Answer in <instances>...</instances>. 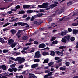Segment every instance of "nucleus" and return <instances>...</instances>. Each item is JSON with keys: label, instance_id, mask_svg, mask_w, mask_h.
<instances>
[{"label": "nucleus", "instance_id": "f257e3e1", "mask_svg": "<svg viewBox=\"0 0 78 78\" xmlns=\"http://www.w3.org/2000/svg\"><path fill=\"white\" fill-rule=\"evenodd\" d=\"M25 58H22L20 57H18L17 58V59H15L14 61H18L19 63L21 64V63H23L25 62Z\"/></svg>", "mask_w": 78, "mask_h": 78}, {"label": "nucleus", "instance_id": "f03ea898", "mask_svg": "<svg viewBox=\"0 0 78 78\" xmlns=\"http://www.w3.org/2000/svg\"><path fill=\"white\" fill-rule=\"evenodd\" d=\"M47 6L48 5H46V9H45L46 10H49V9H50V8H53L57 6L58 5L53 4L48 7Z\"/></svg>", "mask_w": 78, "mask_h": 78}, {"label": "nucleus", "instance_id": "7ed1b4c3", "mask_svg": "<svg viewBox=\"0 0 78 78\" xmlns=\"http://www.w3.org/2000/svg\"><path fill=\"white\" fill-rule=\"evenodd\" d=\"M47 6H48V4H44V5H40L38 6V8H47Z\"/></svg>", "mask_w": 78, "mask_h": 78}, {"label": "nucleus", "instance_id": "20e7f679", "mask_svg": "<svg viewBox=\"0 0 78 78\" xmlns=\"http://www.w3.org/2000/svg\"><path fill=\"white\" fill-rule=\"evenodd\" d=\"M46 46L45 44L42 43L40 44L39 46V47L40 48H45V47Z\"/></svg>", "mask_w": 78, "mask_h": 78}, {"label": "nucleus", "instance_id": "39448f33", "mask_svg": "<svg viewBox=\"0 0 78 78\" xmlns=\"http://www.w3.org/2000/svg\"><path fill=\"white\" fill-rule=\"evenodd\" d=\"M21 31H22L21 30L18 31L17 33L16 34V35L18 38H19L20 37V33H21Z\"/></svg>", "mask_w": 78, "mask_h": 78}, {"label": "nucleus", "instance_id": "423d86ee", "mask_svg": "<svg viewBox=\"0 0 78 78\" xmlns=\"http://www.w3.org/2000/svg\"><path fill=\"white\" fill-rule=\"evenodd\" d=\"M8 44H9V45H11V44H13L14 40L12 39H11L9 40H8Z\"/></svg>", "mask_w": 78, "mask_h": 78}, {"label": "nucleus", "instance_id": "0eeeda50", "mask_svg": "<svg viewBox=\"0 0 78 78\" xmlns=\"http://www.w3.org/2000/svg\"><path fill=\"white\" fill-rule=\"evenodd\" d=\"M38 66H39L38 64H34L31 65V68L33 69H35V68L38 67Z\"/></svg>", "mask_w": 78, "mask_h": 78}, {"label": "nucleus", "instance_id": "6e6552de", "mask_svg": "<svg viewBox=\"0 0 78 78\" xmlns=\"http://www.w3.org/2000/svg\"><path fill=\"white\" fill-rule=\"evenodd\" d=\"M66 31L62 32L61 33H58V34H61V36H64L66 34Z\"/></svg>", "mask_w": 78, "mask_h": 78}, {"label": "nucleus", "instance_id": "1a4fd4ad", "mask_svg": "<svg viewBox=\"0 0 78 78\" xmlns=\"http://www.w3.org/2000/svg\"><path fill=\"white\" fill-rule=\"evenodd\" d=\"M10 32L12 34H14L16 33V30L14 29H12L10 30Z\"/></svg>", "mask_w": 78, "mask_h": 78}, {"label": "nucleus", "instance_id": "9d476101", "mask_svg": "<svg viewBox=\"0 0 78 78\" xmlns=\"http://www.w3.org/2000/svg\"><path fill=\"white\" fill-rule=\"evenodd\" d=\"M24 66V65H21L20 66H19V67H18V70H21V69H23V66Z\"/></svg>", "mask_w": 78, "mask_h": 78}, {"label": "nucleus", "instance_id": "9b49d317", "mask_svg": "<svg viewBox=\"0 0 78 78\" xmlns=\"http://www.w3.org/2000/svg\"><path fill=\"white\" fill-rule=\"evenodd\" d=\"M23 8L25 9V8H30V5H23Z\"/></svg>", "mask_w": 78, "mask_h": 78}, {"label": "nucleus", "instance_id": "f8f14e48", "mask_svg": "<svg viewBox=\"0 0 78 78\" xmlns=\"http://www.w3.org/2000/svg\"><path fill=\"white\" fill-rule=\"evenodd\" d=\"M1 69L3 70H6V66L5 65H2Z\"/></svg>", "mask_w": 78, "mask_h": 78}, {"label": "nucleus", "instance_id": "ddd939ff", "mask_svg": "<svg viewBox=\"0 0 78 78\" xmlns=\"http://www.w3.org/2000/svg\"><path fill=\"white\" fill-rule=\"evenodd\" d=\"M57 53L58 55H60L61 56H63V52H62V51L60 52H59V51H57Z\"/></svg>", "mask_w": 78, "mask_h": 78}, {"label": "nucleus", "instance_id": "4468645a", "mask_svg": "<svg viewBox=\"0 0 78 78\" xmlns=\"http://www.w3.org/2000/svg\"><path fill=\"white\" fill-rule=\"evenodd\" d=\"M4 75L5 76H9V73L7 72L4 73Z\"/></svg>", "mask_w": 78, "mask_h": 78}, {"label": "nucleus", "instance_id": "2eb2a0df", "mask_svg": "<svg viewBox=\"0 0 78 78\" xmlns=\"http://www.w3.org/2000/svg\"><path fill=\"white\" fill-rule=\"evenodd\" d=\"M50 55L51 56H55V52L53 51H51L50 52Z\"/></svg>", "mask_w": 78, "mask_h": 78}, {"label": "nucleus", "instance_id": "dca6fc26", "mask_svg": "<svg viewBox=\"0 0 78 78\" xmlns=\"http://www.w3.org/2000/svg\"><path fill=\"white\" fill-rule=\"evenodd\" d=\"M0 42L1 43H5V41H4V39L2 38H0Z\"/></svg>", "mask_w": 78, "mask_h": 78}, {"label": "nucleus", "instance_id": "f3484780", "mask_svg": "<svg viewBox=\"0 0 78 78\" xmlns=\"http://www.w3.org/2000/svg\"><path fill=\"white\" fill-rule=\"evenodd\" d=\"M64 38L66 39H67V41H69V40H70V36H65Z\"/></svg>", "mask_w": 78, "mask_h": 78}, {"label": "nucleus", "instance_id": "a211bd4d", "mask_svg": "<svg viewBox=\"0 0 78 78\" xmlns=\"http://www.w3.org/2000/svg\"><path fill=\"white\" fill-rule=\"evenodd\" d=\"M78 33V30H74L73 31V34H77Z\"/></svg>", "mask_w": 78, "mask_h": 78}, {"label": "nucleus", "instance_id": "6ab92c4d", "mask_svg": "<svg viewBox=\"0 0 78 78\" xmlns=\"http://www.w3.org/2000/svg\"><path fill=\"white\" fill-rule=\"evenodd\" d=\"M48 62V59H45L43 62V64H46Z\"/></svg>", "mask_w": 78, "mask_h": 78}, {"label": "nucleus", "instance_id": "aec40b11", "mask_svg": "<svg viewBox=\"0 0 78 78\" xmlns=\"http://www.w3.org/2000/svg\"><path fill=\"white\" fill-rule=\"evenodd\" d=\"M67 69V68L65 67L64 68L63 67H60V70H66Z\"/></svg>", "mask_w": 78, "mask_h": 78}, {"label": "nucleus", "instance_id": "412c9836", "mask_svg": "<svg viewBox=\"0 0 78 78\" xmlns=\"http://www.w3.org/2000/svg\"><path fill=\"white\" fill-rule=\"evenodd\" d=\"M2 51L4 53H6L9 51V50L8 49H4Z\"/></svg>", "mask_w": 78, "mask_h": 78}, {"label": "nucleus", "instance_id": "4be33fe9", "mask_svg": "<svg viewBox=\"0 0 78 78\" xmlns=\"http://www.w3.org/2000/svg\"><path fill=\"white\" fill-rule=\"evenodd\" d=\"M43 55H49V53H48L47 52H46V51H45V52H43L42 53Z\"/></svg>", "mask_w": 78, "mask_h": 78}, {"label": "nucleus", "instance_id": "5701e85b", "mask_svg": "<svg viewBox=\"0 0 78 78\" xmlns=\"http://www.w3.org/2000/svg\"><path fill=\"white\" fill-rule=\"evenodd\" d=\"M36 17V15H34L33 16H32L31 19L30 20L31 21H33V20H34V19L35 17Z\"/></svg>", "mask_w": 78, "mask_h": 78}, {"label": "nucleus", "instance_id": "b1692460", "mask_svg": "<svg viewBox=\"0 0 78 78\" xmlns=\"http://www.w3.org/2000/svg\"><path fill=\"white\" fill-rule=\"evenodd\" d=\"M29 48H30V46L26 47L23 48V50H28V49H29Z\"/></svg>", "mask_w": 78, "mask_h": 78}, {"label": "nucleus", "instance_id": "393cba45", "mask_svg": "<svg viewBox=\"0 0 78 78\" xmlns=\"http://www.w3.org/2000/svg\"><path fill=\"white\" fill-rule=\"evenodd\" d=\"M25 12V11H21L19 12V14H23Z\"/></svg>", "mask_w": 78, "mask_h": 78}, {"label": "nucleus", "instance_id": "a878e982", "mask_svg": "<svg viewBox=\"0 0 78 78\" xmlns=\"http://www.w3.org/2000/svg\"><path fill=\"white\" fill-rule=\"evenodd\" d=\"M62 41L63 42H64L65 43H66L67 42V40L65 38H62Z\"/></svg>", "mask_w": 78, "mask_h": 78}, {"label": "nucleus", "instance_id": "bb28decb", "mask_svg": "<svg viewBox=\"0 0 78 78\" xmlns=\"http://www.w3.org/2000/svg\"><path fill=\"white\" fill-rule=\"evenodd\" d=\"M77 22L78 23H75L72 24V25L73 26H77V25H78V21H77Z\"/></svg>", "mask_w": 78, "mask_h": 78}, {"label": "nucleus", "instance_id": "cd10ccee", "mask_svg": "<svg viewBox=\"0 0 78 78\" xmlns=\"http://www.w3.org/2000/svg\"><path fill=\"white\" fill-rule=\"evenodd\" d=\"M25 25H27V23L21 22V25L22 27H23V26H25Z\"/></svg>", "mask_w": 78, "mask_h": 78}, {"label": "nucleus", "instance_id": "c85d7f7f", "mask_svg": "<svg viewBox=\"0 0 78 78\" xmlns=\"http://www.w3.org/2000/svg\"><path fill=\"white\" fill-rule=\"evenodd\" d=\"M16 78H23V77L22 75H20V76H16Z\"/></svg>", "mask_w": 78, "mask_h": 78}, {"label": "nucleus", "instance_id": "c756f323", "mask_svg": "<svg viewBox=\"0 0 78 78\" xmlns=\"http://www.w3.org/2000/svg\"><path fill=\"white\" fill-rule=\"evenodd\" d=\"M9 6L7 7H6V8H5V7L0 8V10H2V11H3V10H4V9H6V8H9Z\"/></svg>", "mask_w": 78, "mask_h": 78}, {"label": "nucleus", "instance_id": "7c9ffc66", "mask_svg": "<svg viewBox=\"0 0 78 78\" xmlns=\"http://www.w3.org/2000/svg\"><path fill=\"white\" fill-rule=\"evenodd\" d=\"M41 57V54H38L37 55H35L34 56V58H40Z\"/></svg>", "mask_w": 78, "mask_h": 78}, {"label": "nucleus", "instance_id": "2f4dec72", "mask_svg": "<svg viewBox=\"0 0 78 78\" xmlns=\"http://www.w3.org/2000/svg\"><path fill=\"white\" fill-rule=\"evenodd\" d=\"M34 62H39L40 61V60L39 58H37L36 59H35L34 60Z\"/></svg>", "mask_w": 78, "mask_h": 78}, {"label": "nucleus", "instance_id": "473e14b6", "mask_svg": "<svg viewBox=\"0 0 78 78\" xmlns=\"http://www.w3.org/2000/svg\"><path fill=\"white\" fill-rule=\"evenodd\" d=\"M33 24H35V25H39V23L37 21H34L33 22Z\"/></svg>", "mask_w": 78, "mask_h": 78}, {"label": "nucleus", "instance_id": "72a5a7b5", "mask_svg": "<svg viewBox=\"0 0 78 78\" xmlns=\"http://www.w3.org/2000/svg\"><path fill=\"white\" fill-rule=\"evenodd\" d=\"M50 71H51V70L50 69H48L45 71V73H49V72H50Z\"/></svg>", "mask_w": 78, "mask_h": 78}, {"label": "nucleus", "instance_id": "f704fd0d", "mask_svg": "<svg viewBox=\"0 0 78 78\" xmlns=\"http://www.w3.org/2000/svg\"><path fill=\"white\" fill-rule=\"evenodd\" d=\"M15 66H16V64H14L10 65V67H12V69L13 67H15Z\"/></svg>", "mask_w": 78, "mask_h": 78}, {"label": "nucleus", "instance_id": "c9c22d12", "mask_svg": "<svg viewBox=\"0 0 78 78\" xmlns=\"http://www.w3.org/2000/svg\"><path fill=\"white\" fill-rule=\"evenodd\" d=\"M16 43H14L11 45V47H12V48H13V47H14L15 46H16Z\"/></svg>", "mask_w": 78, "mask_h": 78}, {"label": "nucleus", "instance_id": "e433bc0d", "mask_svg": "<svg viewBox=\"0 0 78 78\" xmlns=\"http://www.w3.org/2000/svg\"><path fill=\"white\" fill-rule=\"evenodd\" d=\"M52 44L56 45V44H58V41H54L52 42Z\"/></svg>", "mask_w": 78, "mask_h": 78}, {"label": "nucleus", "instance_id": "4c0bfd02", "mask_svg": "<svg viewBox=\"0 0 78 78\" xmlns=\"http://www.w3.org/2000/svg\"><path fill=\"white\" fill-rule=\"evenodd\" d=\"M66 47L64 46H60L59 47V48L60 50L63 49V48H65Z\"/></svg>", "mask_w": 78, "mask_h": 78}, {"label": "nucleus", "instance_id": "58836bf2", "mask_svg": "<svg viewBox=\"0 0 78 78\" xmlns=\"http://www.w3.org/2000/svg\"><path fill=\"white\" fill-rule=\"evenodd\" d=\"M26 12L27 13H32V12H33V11L31 10H29L27 11Z\"/></svg>", "mask_w": 78, "mask_h": 78}, {"label": "nucleus", "instance_id": "ea45409f", "mask_svg": "<svg viewBox=\"0 0 78 78\" xmlns=\"http://www.w3.org/2000/svg\"><path fill=\"white\" fill-rule=\"evenodd\" d=\"M30 6L31 8H35V6H36V5H33Z\"/></svg>", "mask_w": 78, "mask_h": 78}, {"label": "nucleus", "instance_id": "a19ab883", "mask_svg": "<svg viewBox=\"0 0 78 78\" xmlns=\"http://www.w3.org/2000/svg\"><path fill=\"white\" fill-rule=\"evenodd\" d=\"M28 37L27 36H24L23 37V40H26V39H27Z\"/></svg>", "mask_w": 78, "mask_h": 78}, {"label": "nucleus", "instance_id": "79ce46f5", "mask_svg": "<svg viewBox=\"0 0 78 78\" xmlns=\"http://www.w3.org/2000/svg\"><path fill=\"white\" fill-rule=\"evenodd\" d=\"M58 19H59V22H61V21H62V20H64V17H63L62 18H61V19H58L57 20H58Z\"/></svg>", "mask_w": 78, "mask_h": 78}, {"label": "nucleus", "instance_id": "37998d69", "mask_svg": "<svg viewBox=\"0 0 78 78\" xmlns=\"http://www.w3.org/2000/svg\"><path fill=\"white\" fill-rule=\"evenodd\" d=\"M8 71H9V72H13V68L12 69L9 68L8 69Z\"/></svg>", "mask_w": 78, "mask_h": 78}, {"label": "nucleus", "instance_id": "c03bdc74", "mask_svg": "<svg viewBox=\"0 0 78 78\" xmlns=\"http://www.w3.org/2000/svg\"><path fill=\"white\" fill-rule=\"evenodd\" d=\"M65 65L66 66H69L70 65V63L69 62H66Z\"/></svg>", "mask_w": 78, "mask_h": 78}, {"label": "nucleus", "instance_id": "a18cd8bd", "mask_svg": "<svg viewBox=\"0 0 78 78\" xmlns=\"http://www.w3.org/2000/svg\"><path fill=\"white\" fill-rule=\"evenodd\" d=\"M10 24V23H7L6 24H5L3 26V27H6V26H7V25H9Z\"/></svg>", "mask_w": 78, "mask_h": 78}, {"label": "nucleus", "instance_id": "49530a36", "mask_svg": "<svg viewBox=\"0 0 78 78\" xmlns=\"http://www.w3.org/2000/svg\"><path fill=\"white\" fill-rule=\"evenodd\" d=\"M32 44L33 43H27L26 44V46H27V45H32Z\"/></svg>", "mask_w": 78, "mask_h": 78}, {"label": "nucleus", "instance_id": "de8ad7c7", "mask_svg": "<svg viewBox=\"0 0 78 78\" xmlns=\"http://www.w3.org/2000/svg\"><path fill=\"white\" fill-rule=\"evenodd\" d=\"M13 70L14 72H17V69L16 68H13Z\"/></svg>", "mask_w": 78, "mask_h": 78}, {"label": "nucleus", "instance_id": "09e8293b", "mask_svg": "<svg viewBox=\"0 0 78 78\" xmlns=\"http://www.w3.org/2000/svg\"><path fill=\"white\" fill-rule=\"evenodd\" d=\"M55 39H56V37H53L52 38V39H51V41H54V40H55Z\"/></svg>", "mask_w": 78, "mask_h": 78}, {"label": "nucleus", "instance_id": "8fccbe9b", "mask_svg": "<svg viewBox=\"0 0 78 78\" xmlns=\"http://www.w3.org/2000/svg\"><path fill=\"white\" fill-rule=\"evenodd\" d=\"M52 73H53V72H51L49 73H48V75L49 76H51V75H52Z\"/></svg>", "mask_w": 78, "mask_h": 78}, {"label": "nucleus", "instance_id": "3c124183", "mask_svg": "<svg viewBox=\"0 0 78 78\" xmlns=\"http://www.w3.org/2000/svg\"><path fill=\"white\" fill-rule=\"evenodd\" d=\"M70 40L71 41H73L75 40V37H72L71 38Z\"/></svg>", "mask_w": 78, "mask_h": 78}, {"label": "nucleus", "instance_id": "603ef678", "mask_svg": "<svg viewBox=\"0 0 78 78\" xmlns=\"http://www.w3.org/2000/svg\"><path fill=\"white\" fill-rule=\"evenodd\" d=\"M29 75L30 76L28 78H32V76H33V75L32 74H29Z\"/></svg>", "mask_w": 78, "mask_h": 78}, {"label": "nucleus", "instance_id": "864d4df0", "mask_svg": "<svg viewBox=\"0 0 78 78\" xmlns=\"http://www.w3.org/2000/svg\"><path fill=\"white\" fill-rule=\"evenodd\" d=\"M17 10V9L15 8V9H13L11 10V11H16Z\"/></svg>", "mask_w": 78, "mask_h": 78}, {"label": "nucleus", "instance_id": "5fc2aeb1", "mask_svg": "<svg viewBox=\"0 0 78 78\" xmlns=\"http://www.w3.org/2000/svg\"><path fill=\"white\" fill-rule=\"evenodd\" d=\"M63 11H64V10L63 9H62L59 11V13L61 14V13H62Z\"/></svg>", "mask_w": 78, "mask_h": 78}, {"label": "nucleus", "instance_id": "6e6d98bb", "mask_svg": "<svg viewBox=\"0 0 78 78\" xmlns=\"http://www.w3.org/2000/svg\"><path fill=\"white\" fill-rule=\"evenodd\" d=\"M37 16L38 17H41V16H42V14H37Z\"/></svg>", "mask_w": 78, "mask_h": 78}, {"label": "nucleus", "instance_id": "4d7b16f0", "mask_svg": "<svg viewBox=\"0 0 78 78\" xmlns=\"http://www.w3.org/2000/svg\"><path fill=\"white\" fill-rule=\"evenodd\" d=\"M55 60H59V59H60V58L58 57H56L55 58Z\"/></svg>", "mask_w": 78, "mask_h": 78}, {"label": "nucleus", "instance_id": "13d9d810", "mask_svg": "<svg viewBox=\"0 0 78 78\" xmlns=\"http://www.w3.org/2000/svg\"><path fill=\"white\" fill-rule=\"evenodd\" d=\"M39 54H40V52L39 51L36 52L35 53V55H39Z\"/></svg>", "mask_w": 78, "mask_h": 78}, {"label": "nucleus", "instance_id": "bf43d9fd", "mask_svg": "<svg viewBox=\"0 0 78 78\" xmlns=\"http://www.w3.org/2000/svg\"><path fill=\"white\" fill-rule=\"evenodd\" d=\"M48 76H49L47 74L44 76V78H48Z\"/></svg>", "mask_w": 78, "mask_h": 78}, {"label": "nucleus", "instance_id": "052dcab7", "mask_svg": "<svg viewBox=\"0 0 78 78\" xmlns=\"http://www.w3.org/2000/svg\"><path fill=\"white\" fill-rule=\"evenodd\" d=\"M61 61H62V60L60 59V60H57V61H56V62L57 63H59V62H61Z\"/></svg>", "mask_w": 78, "mask_h": 78}, {"label": "nucleus", "instance_id": "680f3d73", "mask_svg": "<svg viewBox=\"0 0 78 78\" xmlns=\"http://www.w3.org/2000/svg\"><path fill=\"white\" fill-rule=\"evenodd\" d=\"M20 8V5H17L16 6V7H15V8H16V9L17 10V9Z\"/></svg>", "mask_w": 78, "mask_h": 78}, {"label": "nucleus", "instance_id": "e2e57ef3", "mask_svg": "<svg viewBox=\"0 0 78 78\" xmlns=\"http://www.w3.org/2000/svg\"><path fill=\"white\" fill-rule=\"evenodd\" d=\"M53 63L52 62H50V63H48V65L49 66H52L53 64Z\"/></svg>", "mask_w": 78, "mask_h": 78}, {"label": "nucleus", "instance_id": "0e129e2a", "mask_svg": "<svg viewBox=\"0 0 78 78\" xmlns=\"http://www.w3.org/2000/svg\"><path fill=\"white\" fill-rule=\"evenodd\" d=\"M72 4V2H69L67 4V6H70V5H71Z\"/></svg>", "mask_w": 78, "mask_h": 78}, {"label": "nucleus", "instance_id": "69168bd1", "mask_svg": "<svg viewBox=\"0 0 78 78\" xmlns=\"http://www.w3.org/2000/svg\"><path fill=\"white\" fill-rule=\"evenodd\" d=\"M43 21H39L38 22L39 25H41V23H42Z\"/></svg>", "mask_w": 78, "mask_h": 78}, {"label": "nucleus", "instance_id": "338daca9", "mask_svg": "<svg viewBox=\"0 0 78 78\" xmlns=\"http://www.w3.org/2000/svg\"><path fill=\"white\" fill-rule=\"evenodd\" d=\"M15 53H16V55H20V52H15Z\"/></svg>", "mask_w": 78, "mask_h": 78}, {"label": "nucleus", "instance_id": "774afa93", "mask_svg": "<svg viewBox=\"0 0 78 78\" xmlns=\"http://www.w3.org/2000/svg\"><path fill=\"white\" fill-rule=\"evenodd\" d=\"M68 30L69 32H71L72 31V29L70 28H69L68 29Z\"/></svg>", "mask_w": 78, "mask_h": 78}]
</instances>
